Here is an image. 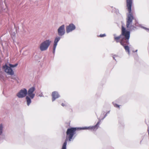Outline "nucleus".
<instances>
[{
  "mask_svg": "<svg viewBox=\"0 0 149 149\" xmlns=\"http://www.w3.org/2000/svg\"><path fill=\"white\" fill-rule=\"evenodd\" d=\"M130 37V31H127L123 26H122L121 34L119 36L114 38V40L116 42L120 43L129 55L130 54L129 47L131 46L129 42Z\"/></svg>",
  "mask_w": 149,
  "mask_h": 149,
  "instance_id": "f257e3e1",
  "label": "nucleus"
},
{
  "mask_svg": "<svg viewBox=\"0 0 149 149\" xmlns=\"http://www.w3.org/2000/svg\"><path fill=\"white\" fill-rule=\"evenodd\" d=\"M132 3V0H126L127 9L129 13L127 15L126 18V26L127 28L129 29L128 31L130 32L134 31L137 29L136 27V23L132 24L134 17L131 12Z\"/></svg>",
  "mask_w": 149,
  "mask_h": 149,
  "instance_id": "f03ea898",
  "label": "nucleus"
},
{
  "mask_svg": "<svg viewBox=\"0 0 149 149\" xmlns=\"http://www.w3.org/2000/svg\"><path fill=\"white\" fill-rule=\"evenodd\" d=\"M77 130V127H72L68 129L66 132V137L62 146L61 149H66L67 141L68 140L70 141L74 140V137L73 136L76 134V131Z\"/></svg>",
  "mask_w": 149,
  "mask_h": 149,
  "instance_id": "7ed1b4c3",
  "label": "nucleus"
},
{
  "mask_svg": "<svg viewBox=\"0 0 149 149\" xmlns=\"http://www.w3.org/2000/svg\"><path fill=\"white\" fill-rule=\"evenodd\" d=\"M18 65V64L17 63H15V64H9V66H8L6 64L3 66V68L6 72L10 75H13L14 74V72L12 68L16 67Z\"/></svg>",
  "mask_w": 149,
  "mask_h": 149,
  "instance_id": "20e7f679",
  "label": "nucleus"
},
{
  "mask_svg": "<svg viewBox=\"0 0 149 149\" xmlns=\"http://www.w3.org/2000/svg\"><path fill=\"white\" fill-rule=\"evenodd\" d=\"M51 41L50 40H46L40 44L39 48L41 51L46 50L49 46Z\"/></svg>",
  "mask_w": 149,
  "mask_h": 149,
  "instance_id": "39448f33",
  "label": "nucleus"
},
{
  "mask_svg": "<svg viewBox=\"0 0 149 149\" xmlns=\"http://www.w3.org/2000/svg\"><path fill=\"white\" fill-rule=\"evenodd\" d=\"M101 120L99 119V121L97 122L96 124L93 126H89V127H77V130H89L91 131L96 130L98 128L100 124V123Z\"/></svg>",
  "mask_w": 149,
  "mask_h": 149,
  "instance_id": "423d86ee",
  "label": "nucleus"
},
{
  "mask_svg": "<svg viewBox=\"0 0 149 149\" xmlns=\"http://www.w3.org/2000/svg\"><path fill=\"white\" fill-rule=\"evenodd\" d=\"M27 93H28L27 89L25 88H24L20 90L17 93L16 95L19 98H22L27 96Z\"/></svg>",
  "mask_w": 149,
  "mask_h": 149,
  "instance_id": "0eeeda50",
  "label": "nucleus"
},
{
  "mask_svg": "<svg viewBox=\"0 0 149 149\" xmlns=\"http://www.w3.org/2000/svg\"><path fill=\"white\" fill-rule=\"evenodd\" d=\"M35 90V87L34 86H33L29 88L27 91V95L31 97L32 99H33L35 96V94L33 92Z\"/></svg>",
  "mask_w": 149,
  "mask_h": 149,
  "instance_id": "6e6552de",
  "label": "nucleus"
},
{
  "mask_svg": "<svg viewBox=\"0 0 149 149\" xmlns=\"http://www.w3.org/2000/svg\"><path fill=\"white\" fill-rule=\"evenodd\" d=\"M75 26L73 23H70L66 27V32L67 33L72 32L76 29Z\"/></svg>",
  "mask_w": 149,
  "mask_h": 149,
  "instance_id": "1a4fd4ad",
  "label": "nucleus"
},
{
  "mask_svg": "<svg viewBox=\"0 0 149 149\" xmlns=\"http://www.w3.org/2000/svg\"><path fill=\"white\" fill-rule=\"evenodd\" d=\"M58 34L59 36H62L64 35L65 33V26L62 25L58 29Z\"/></svg>",
  "mask_w": 149,
  "mask_h": 149,
  "instance_id": "9d476101",
  "label": "nucleus"
},
{
  "mask_svg": "<svg viewBox=\"0 0 149 149\" xmlns=\"http://www.w3.org/2000/svg\"><path fill=\"white\" fill-rule=\"evenodd\" d=\"M52 101L54 102L56 99L60 97V96L58 92L53 91L52 93Z\"/></svg>",
  "mask_w": 149,
  "mask_h": 149,
  "instance_id": "9b49d317",
  "label": "nucleus"
},
{
  "mask_svg": "<svg viewBox=\"0 0 149 149\" xmlns=\"http://www.w3.org/2000/svg\"><path fill=\"white\" fill-rule=\"evenodd\" d=\"M31 98L29 96L27 95L26 97V104L28 106H29L31 102Z\"/></svg>",
  "mask_w": 149,
  "mask_h": 149,
  "instance_id": "f8f14e48",
  "label": "nucleus"
},
{
  "mask_svg": "<svg viewBox=\"0 0 149 149\" xmlns=\"http://www.w3.org/2000/svg\"><path fill=\"white\" fill-rule=\"evenodd\" d=\"M61 39V38L59 36H57L54 39V46H56L57 45V43Z\"/></svg>",
  "mask_w": 149,
  "mask_h": 149,
  "instance_id": "ddd939ff",
  "label": "nucleus"
},
{
  "mask_svg": "<svg viewBox=\"0 0 149 149\" xmlns=\"http://www.w3.org/2000/svg\"><path fill=\"white\" fill-rule=\"evenodd\" d=\"M3 126L2 124H0V135H1L3 132Z\"/></svg>",
  "mask_w": 149,
  "mask_h": 149,
  "instance_id": "4468645a",
  "label": "nucleus"
},
{
  "mask_svg": "<svg viewBox=\"0 0 149 149\" xmlns=\"http://www.w3.org/2000/svg\"><path fill=\"white\" fill-rule=\"evenodd\" d=\"M61 106L63 107H67L69 106V105L68 103L64 102V103H62L61 104Z\"/></svg>",
  "mask_w": 149,
  "mask_h": 149,
  "instance_id": "2eb2a0df",
  "label": "nucleus"
},
{
  "mask_svg": "<svg viewBox=\"0 0 149 149\" xmlns=\"http://www.w3.org/2000/svg\"><path fill=\"white\" fill-rule=\"evenodd\" d=\"M112 104L113 105L114 107L120 109V105L116 104L115 103L113 102H112Z\"/></svg>",
  "mask_w": 149,
  "mask_h": 149,
  "instance_id": "dca6fc26",
  "label": "nucleus"
},
{
  "mask_svg": "<svg viewBox=\"0 0 149 149\" xmlns=\"http://www.w3.org/2000/svg\"><path fill=\"white\" fill-rule=\"evenodd\" d=\"M106 36V35L105 33L103 34H100L99 36H98L99 37L101 38H102L103 37H105Z\"/></svg>",
  "mask_w": 149,
  "mask_h": 149,
  "instance_id": "f3484780",
  "label": "nucleus"
},
{
  "mask_svg": "<svg viewBox=\"0 0 149 149\" xmlns=\"http://www.w3.org/2000/svg\"><path fill=\"white\" fill-rule=\"evenodd\" d=\"M56 47V46L53 45V53L54 54L55 53V49Z\"/></svg>",
  "mask_w": 149,
  "mask_h": 149,
  "instance_id": "a211bd4d",
  "label": "nucleus"
},
{
  "mask_svg": "<svg viewBox=\"0 0 149 149\" xmlns=\"http://www.w3.org/2000/svg\"><path fill=\"white\" fill-rule=\"evenodd\" d=\"M141 27L143 29H145L147 31H149V29L145 27H144L143 26H141Z\"/></svg>",
  "mask_w": 149,
  "mask_h": 149,
  "instance_id": "6ab92c4d",
  "label": "nucleus"
},
{
  "mask_svg": "<svg viewBox=\"0 0 149 149\" xmlns=\"http://www.w3.org/2000/svg\"><path fill=\"white\" fill-rule=\"evenodd\" d=\"M115 57H118V56H117V55H114V56H113V59L115 61H116V59L115 58Z\"/></svg>",
  "mask_w": 149,
  "mask_h": 149,
  "instance_id": "aec40b11",
  "label": "nucleus"
},
{
  "mask_svg": "<svg viewBox=\"0 0 149 149\" xmlns=\"http://www.w3.org/2000/svg\"><path fill=\"white\" fill-rule=\"evenodd\" d=\"M107 113H106L104 116V117L102 119H101V120H103L107 116Z\"/></svg>",
  "mask_w": 149,
  "mask_h": 149,
  "instance_id": "412c9836",
  "label": "nucleus"
},
{
  "mask_svg": "<svg viewBox=\"0 0 149 149\" xmlns=\"http://www.w3.org/2000/svg\"><path fill=\"white\" fill-rule=\"evenodd\" d=\"M12 79H13L14 80H16V78L15 77H13L12 78Z\"/></svg>",
  "mask_w": 149,
  "mask_h": 149,
  "instance_id": "4be33fe9",
  "label": "nucleus"
},
{
  "mask_svg": "<svg viewBox=\"0 0 149 149\" xmlns=\"http://www.w3.org/2000/svg\"><path fill=\"white\" fill-rule=\"evenodd\" d=\"M39 96L40 97H42L43 96H42V94H41V95H39Z\"/></svg>",
  "mask_w": 149,
  "mask_h": 149,
  "instance_id": "5701e85b",
  "label": "nucleus"
},
{
  "mask_svg": "<svg viewBox=\"0 0 149 149\" xmlns=\"http://www.w3.org/2000/svg\"><path fill=\"white\" fill-rule=\"evenodd\" d=\"M137 51H138V50L137 49V50H136L135 52H134V51H133V52H137Z\"/></svg>",
  "mask_w": 149,
  "mask_h": 149,
  "instance_id": "b1692460",
  "label": "nucleus"
},
{
  "mask_svg": "<svg viewBox=\"0 0 149 149\" xmlns=\"http://www.w3.org/2000/svg\"><path fill=\"white\" fill-rule=\"evenodd\" d=\"M113 36H114V38H115V37H116V35L115 34H114L113 35Z\"/></svg>",
  "mask_w": 149,
  "mask_h": 149,
  "instance_id": "393cba45",
  "label": "nucleus"
},
{
  "mask_svg": "<svg viewBox=\"0 0 149 149\" xmlns=\"http://www.w3.org/2000/svg\"><path fill=\"white\" fill-rule=\"evenodd\" d=\"M109 112H110V111H108L107 113V114H108V113H109Z\"/></svg>",
  "mask_w": 149,
  "mask_h": 149,
  "instance_id": "a878e982",
  "label": "nucleus"
}]
</instances>
